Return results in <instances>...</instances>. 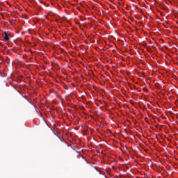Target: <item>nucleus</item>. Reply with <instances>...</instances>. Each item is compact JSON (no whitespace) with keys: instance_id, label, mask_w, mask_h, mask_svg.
<instances>
[{"instance_id":"nucleus-1","label":"nucleus","mask_w":178,"mask_h":178,"mask_svg":"<svg viewBox=\"0 0 178 178\" xmlns=\"http://www.w3.org/2000/svg\"><path fill=\"white\" fill-rule=\"evenodd\" d=\"M54 134L59 138L60 141H61L62 143H66V141H65V139L63 138H61L60 136H59V135L58 134L54 132Z\"/></svg>"},{"instance_id":"nucleus-2","label":"nucleus","mask_w":178,"mask_h":178,"mask_svg":"<svg viewBox=\"0 0 178 178\" xmlns=\"http://www.w3.org/2000/svg\"><path fill=\"white\" fill-rule=\"evenodd\" d=\"M4 40L6 41H9V35H8V33L6 32L4 33Z\"/></svg>"},{"instance_id":"nucleus-3","label":"nucleus","mask_w":178,"mask_h":178,"mask_svg":"<svg viewBox=\"0 0 178 178\" xmlns=\"http://www.w3.org/2000/svg\"><path fill=\"white\" fill-rule=\"evenodd\" d=\"M99 175H104V173L101 171H99Z\"/></svg>"},{"instance_id":"nucleus-4","label":"nucleus","mask_w":178,"mask_h":178,"mask_svg":"<svg viewBox=\"0 0 178 178\" xmlns=\"http://www.w3.org/2000/svg\"><path fill=\"white\" fill-rule=\"evenodd\" d=\"M94 168H95L96 170H98L97 169V167H94Z\"/></svg>"},{"instance_id":"nucleus-5","label":"nucleus","mask_w":178,"mask_h":178,"mask_svg":"<svg viewBox=\"0 0 178 178\" xmlns=\"http://www.w3.org/2000/svg\"><path fill=\"white\" fill-rule=\"evenodd\" d=\"M24 98H26V96H24Z\"/></svg>"}]
</instances>
